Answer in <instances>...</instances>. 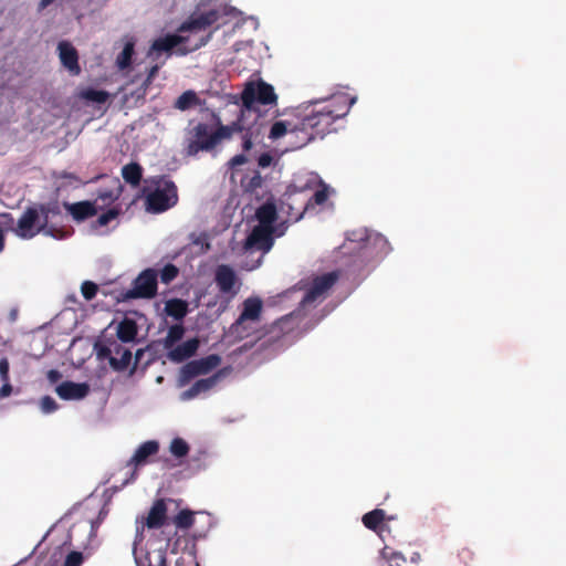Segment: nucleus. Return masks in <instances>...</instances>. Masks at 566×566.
Returning a JSON list of instances; mask_svg holds the SVG:
<instances>
[{"label":"nucleus","mask_w":566,"mask_h":566,"mask_svg":"<svg viewBox=\"0 0 566 566\" xmlns=\"http://www.w3.org/2000/svg\"><path fill=\"white\" fill-rule=\"evenodd\" d=\"M263 303L260 297L250 296V337L254 336V340H265L260 345H275L280 348L291 345L301 338L306 332L314 327V324L304 323L306 314L304 306H300L287 315H284L273 322L270 326H265L262 331H253V324L261 318Z\"/></svg>","instance_id":"nucleus-1"},{"label":"nucleus","mask_w":566,"mask_h":566,"mask_svg":"<svg viewBox=\"0 0 566 566\" xmlns=\"http://www.w3.org/2000/svg\"><path fill=\"white\" fill-rule=\"evenodd\" d=\"M357 97L347 93H337L325 99L317 108L306 115L298 124L295 134H303L300 145H307L315 138H323L334 130V123L346 116Z\"/></svg>","instance_id":"nucleus-2"},{"label":"nucleus","mask_w":566,"mask_h":566,"mask_svg":"<svg viewBox=\"0 0 566 566\" xmlns=\"http://www.w3.org/2000/svg\"><path fill=\"white\" fill-rule=\"evenodd\" d=\"M253 76L255 78L250 80V116L254 115L250 124V149L252 137L258 138L268 125L280 116L279 96L274 87L260 78V71L254 72Z\"/></svg>","instance_id":"nucleus-3"},{"label":"nucleus","mask_w":566,"mask_h":566,"mask_svg":"<svg viewBox=\"0 0 566 566\" xmlns=\"http://www.w3.org/2000/svg\"><path fill=\"white\" fill-rule=\"evenodd\" d=\"M241 129L238 123L221 125L216 130H212L208 124L198 123L189 132L186 153L188 156H196L199 151H211L221 140L230 138L234 132Z\"/></svg>","instance_id":"nucleus-4"},{"label":"nucleus","mask_w":566,"mask_h":566,"mask_svg":"<svg viewBox=\"0 0 566 566\" xmlns=\"http://www.w3.org/2000/svg\"><path fill=\"white\" fill-rule=\"evenodd\" d=\"M287 224L282 221L277 227L254 226L250 230V271L258 269L266 253L271 251L276 238L285 234Z\"/></svg>","instance_id":"nucleus-5"},{"label":"nucleus","mask_w":566,"mask_h":566,"mask_svg":"<svg viewBox=\"0 0 566 566\" xmlns=\"http://www.w3.org/2000/svg\"><path fill=\"white\" fill-rule=\"evenodd\" d=\"M147 182L145 206L148 212L161 213L176 206L178 193L174 181L158 177Z\"/></svg>","instance_id":"nucleus-6"},{"label":"nucleus","mask_w":566,"mask_h":566,"mask_svg":"<svg viewBox=\"0 0 566 566\" xmlns=\"http://www.w3.org/2000/svg\"><path fill=\"white\" fill-rule=\"evenodd\" d=\"M50 208L43 205L28 207L12 227L13 233L22 240H31L48 223Z\"/></svg>","instance_id":"nucleus-7"},{"label":"nucleus","mask_w":566,"mask_h":566,"mask_svg":"<svg viewBox=\"0 0 566 566\" xmlns=\"http://www.w3.org/2000/svg\"><path fill=\"white\" fill-rule=\"evenodd\" d=\"M167 518V505L164 499L156 500L146 516H138L135 521V541L133 547L139 548L145 538V532L160 528Z\"/></svg>","instance_id":"nucleus-8"},{"label":"nucleus","mask_w":566,"mask_h":566,"mask_svg":"<svg viewBox=\"0 0 566 566\" xmlns=\"http://www.w3.org/2000/svg\"><path fill=\"white\" fill-rule=\"evenodd\" d=\"M232 11H234L232 8L228 11L226 8L218 9L216 7H211L203 9L201 6H198L189 19L180 25L179 32H190L192 34H197L217 23L222 14H228Z\"/></svg>","instance_id":"nucleus-9"},{"label":"nucleus","mask_w":566,"mask_h":566,"mask_svg":"<svg viewBox=\"0 0 566 566\" xmlns=\"http://www.w3.org/2000/svg\"><path fill=\"white\" fill-rule=\"evenodd\" d=\"M158 273L155 269L142 271L133 281L132 287L123 293L124 300L151 298L157 293Z\"/></svg>","instance_id":"nucleus-10"},{"label":"nucleus","mask_w":566,"mask_h":566,"mask_svg":"<svg viewBox=\"0 0 566 566\" xmlns=\"http://www.w3.org/2000/svg\"><path fill=\"white\" fill-rule=\"evenodd\" d=\"M168 542H148L145 551L133 547V555L137 566H166V549Z\"/></svg>","instance_id":"nucleus-11"},{"label":"nucleus","mask_w":566,"mask_h":566,"mask_svg":"<svg viewBox=\"0 0 566 566\" xmlns=\"http://www.w3.org/2000/svg\"><path fill=\"white\" fill-rule=\"evenodd\" d=\"M189 40V38L179 34L160 36L153 42L147 56L150 61H161V63H165L170 56L172 49L178 48L179 44L188 42Z\"/></svg>","instance_id":"nucleus-12"},{"label":"nucleus","mask_w":566,"mask_h":566,"mask_svg":"<svg viewBox=\"0 0 566 566\" xmlns=\"http://www.w3.org/2000/svg\"><path fill=\"white\" fill-rule=\"evenodd\" d=\"M339 272L332 271L322 275L315 276L312 281L311 287L304 295L301 305L305 306L323 297L338 281Z\"/></svg>","instance_id":"nucleus-13"},{"label":"nucleus","mask_w":566,"mask_h":566,"mask_svg":"<svg viewBox=\"0 0 566 566\" xmlns=\"http://www.w3.org/2000/svg\"><path fill=\"white\" fill-rule=\"evenodd\" d=\"M221 363V358L217 354L208 355L203 358L191 360L180 370V381L187 382L196 376L205 375L214 369Z\"/></svg>","instance_id":"nucleus-14"},{"label":"nucleus","mask_w":566,"mask_h":566,"mask_svg":"<svg viewBox=\"0 0 566 566\" xmlns=\"http://www.w3.org/2000/svg\"><path fill=\"white\" fill-rule=\"evenodd\" d=\"M214 281L224 295L233 296L239 291L238 277L234 270L226 264L218 265L214 272Z\"/></svg>","instance_id":"nucleus-15"},{"label":"nucleus","mask_w":566,"mask_h":566,"mask_svg":"<svg viewBox=\"0 0 566 566\" xmlns=\"http://www.w3.org/2000/svg\"><path fill=\"white\" fill-rule=\"evenodd\" d=\"M268 198L264 203L255 209L254 217L258 226L277 227V209L275 199L270 191H266Z\"/></svg>","instance_id":"nucleus-16"},{"label":"nucleus","mask_w":566,"mask_h":566,"mask_svg":"<svg viewBox=\"0 0 566 566\" xmlns=\"http://www.w3.org/2000/svg\"><path fill=\"white\" fill-rule=\"evenodd\" d=\"M104 352H106L105 355L108 357L109 365L117 371L125 370L132 360L130 349L118 343H114Z\"/></svg>","instance_id":"nucleus-17"},{"label":"nucleus","mask_w":566,"mask_h":566,"mask_svg":"<svg viewBox=\"0 0 566 566\" xmlns=\"http://www.w3.org/2000/svg\"><path fill=\"white\" fill-rule=\"evenodd\" d=\"M55 392L63 400H82L88 395L90 386L86 382L65 380L56 386Z\"/></svg>","instance_id":"nucleus-18"},{"label":"nucleus","mask_w":566,"mask_h":566,"mask_svg":"<svg viewBox=\"0 0 566 566\" xmlns=\"http://www.w3.org/2000/svg\"><path fill=\"white\" fill-rule=\"evenodd\" d=\"M57 52L62 65L67 69L71 74L77 75L81 69L75 48L67 41H61L57 44Z\"/></svg>","instance_id":"nucleus-19"},{"label":"nucleus","mask_w":566,"mask_h":566,"mask_svg":"<svg viewBox=\"0 0 566 566\" xmlns=\"http://www.w3.org/2000/svg\"><path fill=\"white\" fill-rule=\"evenodd\" d=\"M221 377L222 373L218 371L210 377L197 380L189 389L181 392L180 399L182 401H188L196 398L200 394L209 391L219 382Z\"/></svg>","instance_id":"nucleus-20"},{"label":"nucleus","mask_w":566,"mask_h":566,"mask_svg":"<svg viewBox=\"0 0 566 566\" xmlns=\"http://www.w3.org/2000/svg\"><path fill=\"white\" fill-rule=\"evenodd\" d=\"M159 450V443L156 440H148L142 443L128 461L127 465H134L137 469L139 465L146 463L147 459L151 455H155ZM136 476V470L132 473V480Z\"/></svg>","instance_id":"nucleus-21"},{"label":"nucleus","mask_w":566,"mask_h":566,"mask_svg":"<svg viewBox=\"0 0 566 566\" xmlns=\"http://www.w3.org/2000/svg\"><path fill=\"white\" fill-rule=\"evenodd\" d=\"M199 347L198 338H190L170 348L167 358L172 363H182L196 354Z\"/></svg>","instance_id":"nucleus-22"},{"label":"nucleus","mask_w":566,"mask_h":566,"mask_svg":"<svg viewBox=\"0 0 566 566\" xmlns=\"http://www.w3.org/2000/svg\"><path fill=\"white\" fill-rule=\"evenodd\" d=\"M83 563V554L80 552H71L64 558L61 548H56L48 558L43 566H81Z\"/></svg>","instance_id":"nucleus-23"},{"label":"nucleus","mask_w":566,"mask_h":566,"mask_svg":"<svg viewBox=\"0 0 566 566\" xmlns=\"http://www.w3.org/2000/svg\"><path fill=\"white\" fill-rule=\"evenodd\" d=\"M67 212L72 216V218L77 221H84L96 214V208L94 203L90 201H80L75 203H67L66 206Z\"/></svg>","instance_id":"nucleus-24"},{"label":"nucleus","mask_w":566,"mask_h":566,"mask_svg":"<svg viewBox=\"0 0 566 566\" xmlns=\"http://www.w3.org/2000/svg\"><path fill=\"white\" fill-rule=\"evenodd\" d=\"M247 157L243 154L235 155L231 160L228 163L229 168L231 170L230 172V180L232 184H237L238 179L240 181V187L242 188L243 192L248 191V186L244 184L245 175L243 172H240L237 167L241 166L247 163Z\"/></svg>","instance_id":"nucleus-25"},{"label":"nucleus","mask_w":566,"mask_h":566,"mask_svg":"<svg viewBox=\"0 0 566 566\" xmlns=\"http://www.w3.org/2000/svg\"><path fill=\"white\" fill-rule=\"evenodd\" d=\"M165 313L175 319H182L188 313V303L180 298L168 300L165 304Z\"/></svg>","instance_id":"nucleus-26"},{"label":"nucleus","mask_w":566,"mask_h":566,"mask_svg":"<svg viewBox=\"0 0 566 566\" xmlns=\"http://www.w3.org/2000/svg\"><path fill=\"white\" fill-rule=\"evenodd\" d=\"M118 339L124 343L133 342L137 335V326L133 319H123L116 328Z\"/></svg>","instance_id":"nucleus-27"},{"label":"nucleus","mask_w":566,"mask_h":566,"mask_svg":"<svg viewBox=\"0 0 566 566\" xmlns=\"http://www.w3.org/2000/svg\"><path fill=\"white\" fill-rule=\"evenodd\" d=\"M386 513L384 510L375 509L368 513H366L361 521L366 528L378 532L381 528V525L385 521Z\"/></svg>","instance_id":"nucleus-28"},{"label":"nucleus","mask_w":566,"mask_h":566,"mask_svg":"<svg viewBox=\"0 0 566 566\" xmlns=\"http://www.w3.org/2000/svg\"><path fill=\"white\" fill-rule=\"evenodd\" d=\"M142 174H143L142 167L136 163H130L128 165H125L122 168V176H123L124 180L127 184L132 185L133 187H136L139 185L140 179H142Z\"/></svg>","instance_id":"nucleus-29"},{"label":"nucleus","mask_w":566,"mask_h":566,"mask_svg":"<svg viewBox=\"0 0 566 566\" xmlns=\"http://www.w3.org/2000/svg\"><path fill=\"white\" fill-rule=\"evenodd\" d=\"M98 524L94 521H83L81 523L75 524L71 528V536H74L78 532L87 533L88 537L85 543V546L90 545L92 539L96 536Z\"/></svg>","instance_id":"nucleus-30"},{"label":"nucleus","mask_w":566,"mask_h":566,"mask_svg":"<svg viewBox=\"0 0 566 566\" xmlns=\"http://www.w3.org/2000/svg\"><path fill=\"white\" fill-rule=\"evenodd\" d=\"M185 328L180 324H176L169 327L166 337L163 340L165 349L169 350L172 348L184 336Z\"/></svg>","instance_id":"nucleus-31"},{"label":"nucleus","mask_w":566,"mask_h":566,"mask_svg":"<svg viewBox=\"0 0 566 566\" xmlns=\"http://www.w3.org/2000/svg\"><path fill=\"white\" fill-rule=\"evenodd\" d=\"M268 128H269L268 137L273 142L280 139L284 135L290 133L289 124L284 120H277L274 123L272 120L261 135H264V133L266 132Z\"/></svg>","instance_id":"nucleus-32"},{"label":"nucleus","mask_w":566,"mask_h":566,"mask_svg":"<svg viewBox=\"0 0 566 566\" xmlns=\"http://www.w3.org/2000/svg\"><path fill=\"white\" fill-rule=\"evenodd\" d=\"M195 513L190 510H181L174 518V524L179 530H188L195 524Z\"/></svg>","instance_id":"nucleus-33"},{"label":"nucleus","mask_w":566,"mask_h":566,"mask_svg":"<svg viewBox=\"0 0 566 566\" xmlns=\"http://www.w3.org/2000/svg\"><path fill=\"white\" fill-rule=\"evenodd\" d=\"M197 101V94L193 91H186L177 98L175 107L179 111H186L193 106Z\"/></svg>","instance_id":"nucleus-34"},{"label":"nucleus","mask_w":566,"mask_h":566,"mask_svg":"<svg viewBox=\"0 0 566 566\" xmlns=\"http://www.w3.org/2000/svg\"><path fill=\"white\" fill-rule=\"evenodd\" d=\"M169 451L176 458H184L189 453V446L184 439L175 438L170 442Z\"/></svg>","instance_id":"nucleus-35"},{"label":"nucleus","mask_w":566,"mask_h":566,"mask_svg":"<svg viewBox=\"0 0 566 566\" xmlns=\"http://www.w3.org/2000/svg\"><path fill=\"white\" fill-rule=\"evenodd\" d=\"M133 53H134V44L130 42L126 43L123 51L120 52V54L117 56V60H116V63L120 70L126 69L130 64Z\"/></svg>","instance_id":"nucleus-36"},{"label":"nucleus","mask_w":566,"mask_h":566,"mask_svg":"<svg viewBox=\"0 0 566 566\" xmlns=\"http://www.w3.org/2000/svg\"><path fill=\"white\" fill-rule=\"evenodd\" d=\"M231 101L235 106L240 105V113L243 114L248 109V81L242 84L239 95H232Z\"/></svg>","instance_id":"nucleus-37"},{"label":"nucleus","mask_w":566,"mask_h":566,"mask_svg":"<svg viewBox=\"0 0 566 566\" xmlns=\"http://www.w3.org/2000/svg\"><path fill=\"white\" fill-rule=\"evenodd\" d=\"M45 237L53 238L55 240H63L69 237V232L63 229H57L54 227L49 226V222L43 226L41 229V232Z\"/></svg>","instance_id":"nucleus-38"},{"label":"nucleus","mask_w":566,"mask_h":566,"mask_svg":"<svg viewBox=\"0 0 566 566\" xmlns=\"http://www.w3.org/2000/svg\"><path fill=\"white\" fill-rule=\"evenodd\" d=\"M178 269L176 265L168 263L160 271V280L165 284H169L178 275Z\"/></svg>","instance_id":"nucleus-39"},{"label":"nucleus","mask_w":566,"mask_h":566,"mask_svg":"<svg viewBox=\"0 0 566 566\" xmlns=\"http://www.w3.org/2000/svg\"><path fill=\"white\" fill-rule=\"evenodd\" d=\"M118 216V211L116 209H108L106 212L102 213L94 223V229H98L107 226L111 221L115 220Z\"/></svg>","instance_id":"nucleus-40"},{"label":"nucleus","mask_w":566,"mask_h":566,"mask_svg":"<svg viewBox=\"0 0 566 566\" xmlns=\"http://www.w3.org/2000/svg\"><path fill=\"white\" fill-rule=\"evenodd\" d=\"M40 410L43 415H50V413H53L55 412L57 409H59V405L56 403V401L50 397V396H44L40 399Z\"/></svg>","instance_id":"nucleus-41"},{"label":"nucleus","mask_w":566,"mask_h":566,"mask_svg":"<svg viewBox=\"0 0 566 566\" xmlns=\"http://www.w3.org/2000/svg\"><path fill=\"white\" fill-rule=\"evenodd\" d=\"M98 291L96 283L92 281H84L81 285V293L86 301L93 300Z\"/></svg>","instance_id":"nucleus-42"},{"label":"nucleus","mask_w":566,"mask_h":566,"mask_svg":"<svg viewBox=\"0 0 566 566\" xmlns=\"http://www.w3.org/2000/svg\"><path fill=\"white\" fill-rule=\"evenodd\" d=\"M85 97L96 103H105L108 98V93L105 91L90 90L85 93Z\"/></svg>","instance_id":"nucleus-43"},{"label":"nucleus","mask_w":566,"mask_h":566,"mask_svg":"<svg viewBox=\"0 0 566 566\" xmlns=\"http://www.w3.org/2000/svg\"><path fill=\"white\" fill-rule=\"evenodd\" d=\"M210 38V34L209 35H206V36H200L193 44H191L189 48L187 49H181V48H178L177 50V53L180 54V55H185L187 54L188 52H191V51H195L203 45H206V43L208 42Z\"/></svg>","instance_id":"nucleus-44"},{"label":"nucleus","mask_w":566,"mask_h":566,"mask_svg":"<svg viewBox=\"0 0 566 566\" xmlns=\"http://www.w3.org/2000/svg\"><path fill=\"white\" fill-rule=\"evenodd\" d=\"M265 178L261 176L260 171H254L253 176L250 177V196L259 188H262Z\"/></svg>","instance_id":"nucleus-45"},{"label":"nucleus","mask_w":566,"mask_h":566,"mask_svg":"<svg viewBox=\"0 0 566 566\" xmlns=\"http://www.w3.org/2000/svg\"><path fill=\"white\" fill-rule=\"evenodd\" d=\"M274 161L273 156L270 153H262L258 159V167L261 169L269 168Z\"/></svg>","instance_id":"nucleus-46"},{"label":"nucleus","mask_w":566,"mask_h":566,"mask_svg":"<svg viewBox=\"0 0 566 566\" xmlns=\"http://www.w3.org/2000/svg\"><path fill=\"white\" fill-rule=\"evenodd\" d=\"M10 371V364L7 357L0 358V380H8L10 379L9 376Z\"/></svg>","instance_id":"nucleus-47"},{"label":"nucleus","mask_w":566,"mask_h":566,"mask_svg":"<svg viewBox=\"0 0 566 566\" xmlns=\"http://www.w3.org/2000/svg\"><path fill=\"white\" fill-rule=\"evenodd\" d=\"M328 198V193H327V190L324 188V189H319V190H316L312 197V200L316 203V205H323Z\"/></svg>","instance_id":"nucleus-48"},{"label":"nucleus","mask_w":566,"mask_h":566,"mask_svg":"<svg viewBox=\"0 0 566 566\" xmlns=\"http://www.w3.org/2000/svg\"><path fill=\"white\" fill-rule=\"evenodd\" d=\"M12 386L10 384V379L2 380V386L0 388V399L7 398L12 394Z\"/></svg>","instance_id":"nucleus-49"},{"label":"nucleus","mask_w":566,"mask_h":566,"mask_svg":"<svg viewBox=\"0 0 566 566\" xmlns=\"http://www.w3.org/2000/svg\"><path fill=\"white\" fill-rule=\"evenodd\" d=\"M248 319V300L242 302V308L237 323L242 324Z\"/></svg>","instance_id":"nucleus-50"},{"label":"nucleus","mask_w":566,"mask_h":566,"mask_svg":"<svg viewBox=\"0 0 566 566\" xmlns=\"http://www.w3.org/2000/svg\"><path fill=\"white\" fill-rule=\"evenodd\" d=\"M48 380L51 382V384H54L56 382L57 380H60V378L62 377L61 373L59 370H55V369H51L48 371Z\"/></svg>","instance_id":"nucleus-51"},{"label":"nucleus","mask_w":566,"mask_h":566,"mask_svg":"<svg viewBox=\"0 0 566 566\" xmlns=\"http://www.w3.org/2000/svg\"><path fill=\"white\" fill-rule=\"evenodd\" d=\"M156 64L153 65L149 70V73H148V76H147V82H150L157 74L159 67L164 64L161 63V61H155Z\"/></svg>","instance_id":"nucleus-52"},{"label":"nucleus","mask_w":566,"mask_h":566,"mask_svg":"<svg viewBox=\"0 0 566 566\" xmlns=\"http://www.w3.org/2000/svg\"><path fill=\"white\" fill-rule=\"evenodd\" d=\"M298 125H296L294 128L290 129V135L295 137V140L293 142L295 148H301L304 145H300V140L303 137V134L298 133L295 134L294 132L297 129Z\"/></svg>","instance_id":"nucleus-53"},{"label":"nucleus","mask_w":566,"mask_h":566,"mask_svg":"<svg viewBox=\"0 0 566 566\" xmlns=\"http://www.w3.org/2000/svg\"><path fill=\"white\" fill-rule=\"evenodd\" d=\"M306 207H307L306 205L302 206L295 213L292 211H287V213L292 219H294V221H298L302 218V216L304 214Z\"/></svg>","instance_id":"nucleus-54"},{"label":"nucleus","mask_w":566,"mask_h":566,"mask_svg":"<svg viewBox=\"0 0 566 566\" xmlns=\"http://www.w3.org/2000/svg\"><path fill=\"white\" fill-rule=\"evenodd\" d=\"M19 310L18 307H12L8 313V319L10 323H14L18 319Z\"/></svg>","instance_id":"nucleus-55"},{"label":"nucleus","mask_w":566,"mask_h":566,"mask_svg":"<svg viewBox=\"0 0 566 566\" xmlns=\"http://www.w3.org/2000/svg\"><path fill=\"white\" fill-rule=\"evenodd\" d=\"M4 247V235H3V229L0 227V252L3 250Z\"/></svg>","instance_id":"nucleus-56"},{"label":"nucleus","mask_w":566,"mask_h":566,"mask_svg":"<svg viewBox=\"0 0 566 566\" xmlns=\"http://www.w3.org/2000/svg\"><path fill=\"white\" fill-rule=\"evenodd\" d=\"M98 197H99L101 199H103V200H106V199H108V198H109V199H115V198H116V196H113V193H111V192H109V193H106V192L101 193Z\"/></svg>","instance_id":"nucleus-57"},{"label":"nucleus","mask_w":566,"mask_h":566,"mask_svg":"<svg viewBox=\"0 0 566 566\" xmlns=\"http://www.w3.org/2000/svg\"><path fill=\"white\" fill-rule=\"evenodd\" d=\"M52 2H53V0H41L40 9H44V8L49 7Z\"/></svg>","instance_id":"nucleus-58"},{"label":"nucleus","mask_w":566,"mask_h":566,"mask_svg":"<svg viewBox=\"0 0 566 566\" xmlns=\"http://www.w3.org/2000/svg\"><path fill=\"white\" fill-rule=\"evenodd\" d=\"M205 518H206L205 524H207L208 530H209L211 527V525H212L211 517H210V515L206 514Z\"/></svg>","instance_id":"nucleus-59"},{"label":"nucleus","mask_w":566,"mask_h":566,"mask_svg":"<svg viewBox=\"0 0 566 566\" xmlns=\"http://www.w3.org/2000/svg\"><path fill=\"white\" fill-rule=\"evenodd\" d=\"M242 148L243 150H248V137L243 136L242 138Z\"/></svg>","instance_id":"nucleus-60"},{"label":"nucleus","mask_w":566,"mask_h":566,"mask_svg":"<svg viewBox=\"0 0 566 566\" xmlns=\"http://www.w3.org/2000/svg\"><path fill=\"white\" fill-rule=\"evenodd\" d=\"M242 248L244 250H248V235L241 240Z\"/></svg>","instance_id":"nucleus-61"},{"label":"nucleus","mask_w":566,"mask_h":566,"mask_svg":"<svg viewBox=\"0 0 566 566\" xmlns=\"http://www.w3.org/2000/svg\"><path fill=\"white\" fill-rule=\"evenodd\" d=\"M206 532L207 531L199 532L196 536H198V537L205 536Z\"/></svg>","instance_id":"nucleus-62"},{"label":"nucleus","mask_w":566,"mask_h":566,"mask_svg":"<svg viewBox=\"0 0 566 566\" xmlns=\"http://www.w3.org/2000/svg\"><path fill=\"white\" fill-rule=\"evenodd\" d=\"M176 566H185L180 559L176 562Z\"/></svg>","instance_id":"nucleus-63"},{"label":"nucleus","mask_w":566,"mask_h":566,"mask_svg":"<svg viewBox=\"0 0 566 566\" xmlns=\"http://www.w3.org/2000/svg\"><path fill=\"white\" fill-rule=\"evenodd\" d=\"M292 199H293V196H292V195H290V196L287 197V200H292Z\"/></svg>","instance_id":"nucleus-64"}]
</instances>
